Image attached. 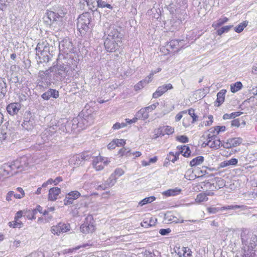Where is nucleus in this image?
Returning <instances> with one entry per match:
<instances>
[{"label": "nucleus", "mask_w": 257, "mask_h": 257, "mask_svg": "<svg viewBox=\"0 0 257 257\" xmlns=\"http://www.w3.org/2000/svg\"><path fill=\"white\" fill-rule=\"evenodd\" d=\"M243 257H255L257 252V236L247 229L240 234Z\"/></svg>", "instance_id": "1"}, {"label": "nucleus", "mask_w": 257, "mask_h": 257, "mask_svg": "<svg viewBox=\"0 0 257 257\" xmlns=\"http://www.w3.org/2000/svg\"><path fill=\"white\" fill-rule=\"evenodd\" d=\"M35 50L36 59H38V63H42L43 62L48 60V54L50 52V45L47 41L38 43Z\"/></svg>", "instance_id": "2"}, {"label": "nucleus", "mask_w": 257, "mask_h": 257, "mask_svg": "<svg viewBox=\"0 0 257 257\" xmlns=\"http://www.w3.org/2000/svg\"><path fill=\"white\" fill-rule=\"evenodd\" d=\"M91 17L89 13L80 15L77 19V29L81 34H84L89 30V24Z\"/></svg>", "instance_id": "3"}, {"label": "nucleus", "mask_w": 257, "mask_h": 257, "mask_svg": "<svg viewBox=\"0 0 257 257\" xmlns=\"http://www.w3.org/2000/svg\"><path fill=\"white\" fill-rule=\"evenodd\" d=\"M120 31L121 28L114 25H111L104 30V37L121 41L122 35Z\"/></svg>", "instance_id": "4"}, {"label": "nucleus", "mask_w": 257, "mask_h": 257, "mask_svg": "<svg viewBox=\"0 0 257 257\" xmlns=\"http://www.w3.org/2000/svg\"><path fill=\"white\" fill-rule=\"evenodd\" d=\"M44 18V22L47 25H61V15H56L52 11H48Z\"/></svg>", "instance_id": "5"}, {"label": "nucleus", "mask_w": 257, "mask_h": 257, "mask_svg": "<svg viewBox=\"0 0 257 257\" xmlns=\"http://www.w3.org/2000/svg\"><path fill=\"white\" fill-rule=\"evenodd\" d=\"M58 80H63L67 76L68 72V65L64 64L60 61H57V64L53 66Z\"/></svg>", "instance_id": "6"}, {"label": "nucleus", "mask_w": 257, "mask_h": 257, "mask_svg": "<svg viewBox=\"0 0 257 257\" xmlns=\"http://www.w3.org/2000/svg\"><path fill=\"white\" fill-rule=\"evenodd\" d=\"M201 138L208 141V146L210 148L218 149L220 147L221 142L215 135H211L210 134L205 135L204 134Z\"/></svg>", "instance_id": "7"}, {"label": "nucleus", "mask_w": 257, "mask_h": 257, "mask_svg": "<svg viewBox=\"0 0 257 257\" xmlns=\"http://www.w3.org/2000/svg\"><path fill=\"white\" fill-rule=\"evenodd\" d=\"M95 227L93 225L92 216H88L85 218V221L80 227V231L85 234L92 233L94 230Z\"/></svg>", "instance_id": "8"}, {"label": "nucleus", "mask_w": 257, "mask_h": 257, "mask_svg": "<svg viewBox=\"0 0 257 257\" xmlns=\"http://www.w3.org/2000/svg\"><path fill=\"white\" fill-rule=\"evenodd\" d=\"M59 47L60 52L66 54L72 53L74 49L72 43L69 39L67 38L60 42Z\"/></svg>", "instance_id": "9"}, {"label": "nucleus", "mask_w": 257, "mask_h": 257, "mask_svg": "<svg viewBox=\"0 0 257 257\" xmlns=\"http://www.w3.org/2000/svg\"><path fill=\"white\" fill-rule=\"evenodd\" d=\"M104 46L108 52H115L118 49V43L121 41H117V40L111 39L108 38H104Z\"/></svg>", "instance_id": "10"}, {"label": "nucleus", "mask_w": 257, "mask_h": 257, "mask_svg": "<svg viewBox=\"0 0 257 257\" xmlns=\"http://www.w3.org/2000/svg\"><path fill=\"white\" fill-rule=\"evenodd\" d=\"M91 158V154L88 153H83L81 154L76 155L74 156L71 159V162L73 163L74 165L78 166L82 165V162L84 161H87Z\"/></svg>", "instance_id": "11"}, {"label": "nucleus", "mask_w": 257, "mask_h": 257, "mask_svg": "<svg viewBox=\"0 0 257 257\" xmlns=\"http://www.w3.org/2000/svg\"><path fill=\"white\" fill-rule=\"evenodd\" d=\"M70 229L69 224L60 222L57 225L53 226L52 230L53 233L60 235L61 233L66 232L70 230Z\"/></svg>", "instance_id": "12"}, {"label": "nucleus", "mask_w": 257, "mask_h": 257, "mask_svg": "<svg viewBox=\"0 0 257 257\" xmlns=\"http://www.w3.org/2000/svg\"><path fill=\"white\" fill-rule=\"evenodd\" d=\"M173 88L171 83L166 84L158 87L156 91L153 94V97L154 98H158L163 95L168 90L172 89Z\"/></svg>", "instance_id": "13"}, {"label": "nucleus", "mask_w": 257, "mask_h": 257, "mask_svg": "<svg viewBox=\"0 0 257 257\" xmlns=\"http://www.w3.org/2000/svg\"><path fill=\"white\" fill-rule=\"evenodd\" d=\"M242 142V139L241 138H229L224 144L223 147L227 149L235 147L241 144Z\"/></svg>", "instance_id": "14"}, {"label": "nucleus", "mask_w": 257, "mask_h": 257, "mask_svg": "<svg viewBox=\"0 0 257 257\" xmlns=\"http://www.w3.org/2000/svg\"><path fill=\"white\" fill-rule=\"evenodd\" d=\"M21 108V105L19 103H11L7 106V110L8 113L11 115L17 114Z\"/></svg>", "instance_id": "15"}, {"label": "nucleus", "mask_w": 257, "mask_h": 257, "mask_svg": "<svg viewBox=\"0 0 257 257\" xmlns=\"http://www.w3.org/2000/svg\"><path fill=\"white\" fill-rule=\"evenodd\" d=\"M59 92L56 89H49L42 95V97L45 100H48L51 97L57 98L59 97Z\"/></svg>", "instance_id": "16"}, {"label": "nucleus", "mask_w": 257, "mask_h": 257, "mask_svg": "<svg viewBox=\"0 0 257 257\" xmlns=\"http://www.w3.org/2000/svg\"><path fill=\"white\" fill-rule=\"evenodd\" d=\"M61 189L58 187H53L49 191L48 199L50 201H55L60 193Z\"/></svg>", "instance_id": "17"}, {"label": "nucleus", "mask_w": 257, "mask_h": 257, "mask_svg": "<svg viewBox=\"0 0 257 257\" xmlns=\"http://www.w3.org/2000/svg\"><path fill=\"white\" fill-rule=\"evenodd\" d=\"M183 40H172L170 41L167 45V50L169 48L172 49L176 48V51H178L180 48H182V46L180 44V43H182Z\"/></svg>", "instance_id": "18"}, {"label": "nucleus", "mask_w": 257, "mask_h": 257, "mask_svg": "<svg viewBox=\"0 0 257 257\" xmlns=\"http://www.w3.org/2000/svg\"><path fill=\"white\" fill-rule=\"evenodd\" d=\"M177 149L179 150V152H180V154H182L184 157H189L190 156L191 151L188 146L185 145L178 146Z\"/></svg>", "instance_id": "19"}, {"label": "nucleus", "mask_w": 257, "mask_h": 257, "mask_svg": "<svg viewBox=\"0 0 257 257\" xmlns=\"http://www.w3.org/2000/svg\"><path fill=\"white\" fill-rule=\"evenodd\" d=\"M35 124L34 118L29 119V120H24L22 125L23 128L28 131L32 130Z\"/></svg>", "instance_id": "20"}, {"label": "nucleus", "mask_w": 257, "mask_h": 257, "mask_svg": "<svg viewBox=\"0 0 257 257\" xmlns=\"http://www.w3.org/2000/svg\"><path fill=\"white\" fill-rule=\"evenodd\" d=\"M226 92V90L224 89H222L218 92L217 94V99L216 100V102L218 103L217 105V106H219L224 102Z\"/></svg>", "instance_id": "21"}, {"label": "nucleus", "mask_w": 257, "mask_h": 257, "mask_svg": "<svg viewBox=\"0 0 257 257\" xmlns=\"http://www.w3.org/2000/svg\"><path fill=\"white\" fill-rule=\"evenodd\" d=\"M136 116L139 119L145 120L149 117V114L146 108H142L136 113Z\"/></svg>", "instance_id": "22"}, {"label": "nucleus", "mask_w": 257, "mask_h": 257, "mask_svg": "<svg viewBox=\"0 0 257 257\" xmlns=\"http://www.w3.org/2000/svg\"><path fill=\"white\" fill-rule=\"evenodd\" d=\"M203 161L204 157L201 156H198L194 158L190 162V165L191 167L196 166L197 165L201 164L203 162Z\"/></svg>", "instance_id": "23"}, {"label": "nucleus", "mask_w": 257, "mask_h": 257, "mask_svg": "<svg viewBox=\"0 0 257 257\" xmlns=\"http://www.w3.org/2000/svg\"><path fill=\"white\" fill-rule=\"evenodd\" d=\"M180 154V152H177L175 153H174L172 152H170L168 155L167 159L169 161H171L173 163H174L176 161L178 160L179 156Z\"/></svg>", "instance_id": "24"}, {"label": "nucleus", "mask_w": 257, "mask_h": 257, "mask_svg": "<svg viewBox=\"0 0 257 257\" xmlns=\"http://www.w3.org/2000/svg\"><path fill=\"white\" fill-rule=\"evenodd\" d=\"M210 194V192L208 193L207 194L205 193H201L197 196L195 200L197 202L199 203L207 201L208 199L207 195H209Z\"/></svg>", "instance_id": "25"}, {"label": "nucleus", "mask_w": 257, "mask_h": 257, "mask_svg": "<svg viewBox=\"0 0 257 257\" xmlns=\"http://www.w3.org/2000/svg\"><path fill=\"white\" fill-rule=\"evenodd\" d=\"M246 200H252L257 197V192H247L243 194Z\"/></svg>", "instance_id": "26"}, {"label": "nucleus", "mask_w": 257, "mask_h": 257, "mask_svg": "<svg viewBox=\"0 0 257 257\" xmlns=\"http://www.w3.org/2000/svg\"><path fill=\"white\" fill-rule=\"evenodd\" d=\"M85 2L89 7V9L92 12L97 10V1L96 0H85Z\"/></svg>", "instance_id": "27"}, {"label": "nucleus", "mask_w": 257, "mask_h": 257, "mask_svg": "<svg viewBox=\"0 0 257 257\" xmlns=\"http://www.w3.org/2000/svg\"><path fill=\"white\" fill-rule=\"evenodd\" d=\"M242 87V84L241 82L238 81L230 85V90L232 92L235 93L241 89Z\"/></svg>", "instance_id": "28"}, {"label": "nucleus", "mask_w": 257, "mask_h": 257, "mask_svg": "<svg viewBox=\"0 0 257 257\" xmlns=\"http://www.w3.org/2000/svg\"><path fill=\"white\" fill-rule=\"evenodd\" d=\"M242 113V112H241V111L234 112L230 114L225 113L223 115V118L224 119L234 118L237 116L240 115Z\"/></svg>", "instance_id": "29"}, {"label": "nucleus", "mask_w": 257, "mask_h": 257, "mask_svg": "<svg viewBox=\"0 0 257 257\" xmlns=\"http://www.w3.org/2000/svg\"><path fill=\"white\" fill-rule=\"evenodd\" d=\"M156 199V197L154 196H150L149 197H146L143 199L142 200L140 201L139 204L141 206H143L148 203H150L155 201Z\"/></svg>", "instance_id": "30"}, {"label": "nucleus", "mask_w": 257, "mask_h": 257, "mask_svg": "<svg viewBox=\"0 0 257 257\" xmlns=\"http://www.w3.org/2000/svg\"><path fill=\"white\" fill-rule=\"evenodd\" d=\"M228 19L226 17H223L222 18H220L219 20H218L216 22L214 23L212 26L213 27H218L219 26H221L223 24H224L225 23L227 22L228 21Z\"/></svg>", "instance_id": "31"}, {"label": "nucleus", "mask_w": 257, "mask_h": 257, "mask_svg": "<svg viewBox=\"0 0 257 257\" xmlns=\"http://www.w3.org/2000/svg\"><path fill=\"white\" fill-rule=\"evenodd\" d=\"M107 8L109 9H112V7L109 5L107 4L105 1H103L102 0H97V8Z\"/></svg>", "instance_id": "32"}, {"label": "nucleus", "mask_w": 257, "mask_h": 257, "mask_svg": "<svg viewBox=\"0 0 257 257\" xmlns=\"http://www.w3.org/2000/svg\"><path fill=\"white\" fill-rule=\"evenodd\" d=\"M247 25V22H243L242 23H240L238 25H237L236 27L234 28V31L239 33L241 32L244 28H245Z\"/></svg>", "instance_id": "33"}, {"label": "nucleus", "mask_w": 257, "mask_h": 257, "mask_svg": "<svg viewBox=\"0 0 257 257\" xmlns=\"http://www.w3.org/2000/svg\"><path fill=\"white\" fill-rule=\"evenodd\" d=\"M116 182V178L114 175L112 174L110 177L106 181L105 183L108 187H112Z\"/></svg>", "instance_id": "34"}, {"label": "nucleus", "mask_w": 257, "mask_h": 257, "mask_svg": "<svg viewBox=\"0 0 257 257\" xmlns=\"http://www.w3.org/2000/svg\"><path fill=\"white\" fill-rule=\"evenodd\" d=\"M232 27V25L223 26L217 31V33L220 36L224 33L228 32Z\"/></svg>", "instance_id": "35"}, {"label": "nucleus", "mask_w": 257, "mask_h": 257, "mask_svg": "<svg viewBox=\"0 0 257 257\" xmlns=\"http://www.w3.org/2000/svg\"><path fill=\"white\" fill-rule=\"evenodd\" d=\"M180 191V190L170 189L164 191L163 194L167 196H174L177 194Z\"/></svg>", "instance_id": "36"}, {"label": "nucleus", "mask_w": 257, "mask_h": 257, "mask_svg": "<svg viewBox=\"0 0 257 257\" xmlns=\"http://www.w3.org/2000/svg\"><path fill=\"white\" fill-rule=\"evenodd\" d=\"M226 127L225 126H217L214 128V130L210 132V133L214 134L215 132L216 135H218L220 132H223L225 131Z\"/></svg>", "instance_id": "37"}, {"label": "nucleus", "mask_w": 257, "mask_h": 257, "mask_svg": "<svg viewBox=\"0 0 257 257\" xmlns=\"http://www.w3.org/2000/svg\"><path fill=\"white\" fill-rule=\"evenodd\" d=\"M9 224L10 227H12L14 228H20L22 227L23 226V224L22 221L15 222L14 221L10 222L9 223Z\"/></svg>", "instance_id": "38"}, {"label": "nucleus", "mask_w": 257, "mask_h": 257, "mask_svg": "<svg viewBox=\"0 0 257 257\" xmlns=\"http://www.w3.org/2000/svg\"><path fill=\"white\" fill-rule=\"evenodd\" d=\"M67 196L70 197L72 200H75L80 196V193L77 191H73L69 193Z\"/></svg>", "instance_id": "39"}, {"label": "nucleus", "mask_w": 257, "mask_h": 257, "mask_svg": "<svg viewBox=\"0 0 257 257\" xmlns=\"http://www.w3.org/2000/svg\"><path fill=\"white\" fill-rule=\"evenodd\" d=\"M188 111L189 114L192 118V123L197 121L198 116L196 115L194 112V109L193 108H190L187 110Z\"/></svg>", "instance_id": "40"}, {"label": "nucleus", "mask_w": 257, "mask_h": 257, "mask_svg": "<svg viewBox=\"0 0 257 257\" xmlns=\"http://www.w3.org/2000/svg\"><path fill=\"white\" fill-rule=\"evenodd\" d=\"M19 161L16 160L14 162L13 164L8 166V167L11 168L12 170H14L15 169H20L22 167V165H19Z\"/></svg>", "instance_id": "41"}, {"label": "nucleus", "mask_w": 257, "mask_h": 257, "mask_svg": "<svg viewBox=\"0 0 257 257\" xmlns=\"http://www.w3.org/2000/svg\"><path fill=\"white\" fill-rule=\"evenodd\" d=\"M176 140L182 143H188L189 141L188 137L184 135L177 137Z\"/></svg>", "instance_id": "42"}, {"label": "nucleus", "mask_w": 257, "mask_h": 257, "mask_svg": "<svg viewBox=\"0 0 257 257\" xmlns=\"http://www.w3.org/2000/svg\"><path fill=\"white\" fill-rule=\"evenodd\" d=\"M38 211L36 208L33 209L32 210H27V213H29L31 214V216H28L29 219H36V214L37 213Z\"/></svg>", "instance_id": "43"}, {"label": "nucleus", "mask_w": 257, "mask_h": 257, "mask_svg": "<svg viewBox=\"0 0 257 257\" xmlns=\"http://www.w3.org/2000/svg\"><path fill=\"white\" fill-rule=\"evenodd\" d=\"M13 0H0V9L4 11L6 8L7 3H10Z\"/></svg>", "instance_id": "44"}, {"label": "nucleus", "mask_w": 257, "mask_h": 257, "mask_svg": "<svg viewBox=\"0 0 257 257\" xmlns=\"http://www.w3.org/2000/svg\"><path fill=\"white\" fill-rule=\"evenodd\" d=\"M126 125L125 123L122 122H116L115 124H113L112 126V128L113 130H118L121 128L124 127Z\"/></svg>", "instance_id": "45"}, {"label": "nucleus", "mask_w": 257, "mask_h": 257, "mask_svg": "<svg viewBox=\"0 0 257 257\" xmlns=\"http://www.w3.org/2000/svg\"><path fill=\"white\" fill-rule=\"evenodd\" d=\"M27 213V210H20L18 211L15 216V219H19L20 218L24 216V214Z\"/></svg>", "instance_id": "46"}, {"label": "nucleus", "mask_w": 257, "mask_h": 257, "mask_svg": "<svg viewBox=\"0 0 257 257\" xmlns=\"http://www.w3.org/2000/svg\"><path fill=\"white\" fill-rule=\"evenodd\" d=\"M207 210L209 213L215 214L219 211H221V208L208 207L207 208Z\"/></svg>", "instance_id": "47"}, {"label": "nucleus", "mask_w": 257, "mask_h": 257, "mask_svg": "<svg viewBox=\"0 0 257 257\" xmlns=\"http://www.w3.org/2000/svg\"><path fill=\"white\" fill-rule=\"evenodd\" d=\"M248 207L247 206L241 205H233V210H236L239 209L241 210L244 211L247 209Z\"/></svg>", "instance_id": "48"}, {"label": "nucleus", "mask_w": 257, "mask_h": 257, "mask_svg": "<svg viewBox=\"0 0 257 257\" xmlns=\"http://www.w3.org/2000/svg\"><path fill=\"white\" fill-rule=\"evenodd\" d=\"M144 85H145L143 81L142 80L138 82L136 85H135L134 88L135 90L137 91L143 88L144 87Z\"/></svg>", "instance_id": "49"}, {"label": "nucleus", "mask_w": 257, "mask_h": 257, "mask_svg": "<svg viewBox=\"0 0 257 257\" xmlns=\"http://www.w3.org/2000/svg\"><path fill=\"white\" fill-rule=\"evenodd\" d=\"M8 137V134L5 130H1L0 131V141H2L5 140Z\"/></svg>", "instance_id": "50"}, {"label": "nucleus", "mask_w": 257, "mask_h": 257, "mask_svg": "<svg viewBox=\"0 0 257 257\" xmlns=\"http://www.w3.org/2000/svg\"><path fill=\"white\" fill-rule=\"evenodd\" d=\"M43 214L45 216V220L47 221H49L52 218V215L49 214V211H47L46 210H44L43 212Z\"/></svg>", "instance_id": "51"}, {"label": "nucleus", "mask_w": 257, "mask_h": 257, "mask_svg": "<svg viewBox=\"0 0 257 257\" xmlns=\"http://www.w3.org/2000/svg\"><path fill=\"white\" fill-rule=\"evenodd\" d=\"M116 146H122L125 144V141L123 139H115Z\"/></svg>", "instance_id": "52"}, {"label": "nucleus", "mask_w": 257, "mask_h": 257, "mask_svg": "<svg viewBox=\"0 0 257 257\" xmlns=\"http://www.w3.org/2000/svg\"><path fill=\"white\" fill-rule=\"evenodd\" d=\"M67 13V10L65 9H63L62 10H59L58 12L56 13V15H61V23H62L63 18L64 17L65 15Z\"/></svg>", "instance_id": "53"}, {"label": "nucleus", "mask_w": 257, "mask_h": 257, "mask_svg": "<svg viewBox=\"0 0 257 257\" xmlns=\"http://www.w3.org/2000/svg\"><path fill=\"white\" fill-rule=\"evenodd\" d=\"M171 229L170 228L166 229H161L159 230V233L162 235H166L168 234L171 232Z\"/></svg>", "instance_id": "54"}, {"label": "nucleus", "mask_w": 257, "mask_h": 257, "mask_svg": "<svg viewBox=\"0 0 257 257\" xmlns=\"http://www.w3.org/2000/svg\"><path fill=\"white\" fill-rule=\"evenodd\" d=\"M174 128L170 126H166L165 128V132L167 135L172 134L174 133Z\"/></svg>", "instance_id": "55"}, {"label": "nucleus", "mask_w": 257, "mask_h": 257, "mask_svg": "<svg viewBox=\"0 0 257 257\" xmlns=\"http://www.w3.org/2000/svg\"><path fill=\"white\" fill-rule=\"evenodd\" d=\"M158 105H159V103L157 102V103H154L149 106L146 107L145 108H146L147 111H151L152 110L155 109Z\"/></svg>", "instance_id": "56"}, {"label": "nucleus", "mask_w": 257, "mask_h": 257, "mask_svg": "<svg viewBox=\"0 0 257 257\" xmlns=\"http://www.w3.org/2000/svg\"><path fill=\"white\" fill-rule=\"evenodd\" d=\"M73 200H72L70 197L67 195L66 198L64 200V204L65 205H68L72 204Z\"/></svg>", "instance_id": "57"}, {"label": "nucleus", "mask_w": 257, "mask_h": 257, "mask_svg": "<svg viewBox=\"0 0 257 257\" xmlns=\"http://www.w3.org/2000/svg\"><path fill=\"white\" fill-rule=\"evenodd\" d=\"M130 152V150H127L125 148L121 149L119 152L118 154H120V156H123L125 155H127Z\"/></svg>", "instance_id": "58"}, {"label": "nucleus", "mask_w": 257, "mask_h": 257, "mask_svg": "<svg viewBox=\"0 0 257 257\" xmlns=\"http://www.w3.org/2000/svg\"><path fill=\"white\" fill-rule=\"evenodd\" d=\"M187 110H184L178 113L175 116V120L176 121H179L182 117V113H186Z\"/></svg>", "instance_id": "59"}, {"label": "nucleus", "mask_w": 257, "mask_h": 257, "mask_svg": "<svg viewBox=\"0 0 257 257\" xmlns=\"http://www.w3.org/2000/svg\"><path fill=\"white\" fill-rule=\"evenodd\" d=\"M101 160H102V159H101V157H96L93 160L92 165L96 166V165L100 164V163L101 162Z\"/></svg>", "instance_id": "60"}, {"label": "nucleus", "mask_w": 257, "mask_h": 257, "mask_svg": "<svg viewBox=\"0 0 257 257\" xmlns=\"http://www.w3.org/2000/svg\"><path fill=\"white\" fill-rule=\"evenodd\" d=\"M184 254L185 253H187V255L190 256L192 255V251L191 249L188 247H183V249Z\"/></svg>", "instance_id": "61"}, {"label": "nucleus", "mask_w": 257, "mask_h": 257, "mask_svg": "<svg viewBox=\"0 0 257 257\" xmlns=\"http://www.w3.org/2000/svg\"><path fill=\"white\" fill-rule=\"evenodd\" d=\"M124 173V171L122 169L117 168L115 169L114 171V174L116 175H118V176H120L123 175Z\"/></svg>", "instance_id": "62"}, {"label": "nucleus", "mask_w": 257, "mask_h": 257, "mask_svg": "<svg viewBox=\"0 0 257 257\" xmlns=\"http://www.w3.org/2000/svg\"><path fill=\"white\" fill-rule=\"evenodd\" d=\"M116 144L115 140H113L111 142H110L108 145L107 147L108 149H113L116 147Z\"/></svg>", "instance_id": "63"}, {"label": "nucleus", "mask_w": 257, "mask_h": 257, "mask_svg": "<svg viewBox=\"0 0 257 257\" xmlns=\"http://www.w3.org/2000/svg\"><path fill=\"white\" fill-rule=\"evenodd\" d=\"M231 125L233 126L238 127L240 125L239 119H235L231 121Z\"/></svg>", "instance_id": "64"}]
</instances>
